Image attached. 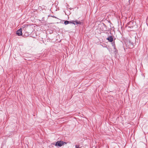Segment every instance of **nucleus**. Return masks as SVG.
Instances as JSON below:
<instances>
[{"instance_id":"nucleus-1","label":"nucleus","mask_w":148,"mask_h":148,"mask_svg":"<svg viewBox=\"0 0 148 148\" xmlns=\"http://www.w3.org/2000/svg\"><path fill=\"white\" fill-rule=\"evenodd\" d=\"M64 143L66 144V143L62 141H58L56 143L55 145L56 146L61 147L63 145Z\"/></svg>"},{"instance_id":"nucleus-9","label":"nucleus","mask_w":148,"mask_h":148,"mask_svg":"<svg viewBox=\"0 0 148 148\" xmlns=\"http://www.w3.org/2000/svg\"><path fill=\"white\" fill-rule=\"evenodd\" d=\"M112 45L113 47L114 46H115V44H114V42H112Z\"/></svg>"},{"instance_id":"nucleus-12","label":"nucleus","mask_w":148,"mask_h":148,"mask_svg":"<svg viewBox=\"0 0 148 148\" xmlns=\"http://www.w3.org/2000/svg\"><path fill=\"white\" fill-rule=\"evenodd\" d=\"M52 17H53V18H56V17H55V16H52Z\"/></svg>"},{"instance_id":"nucleus-11","label":"nucleus","mask_w":148,"mask_h":148,"mask_svg":"<svg viewBox=\"0 0 148 148\" xmlns=\"http://www.w3.org/2000/svg\"><path fill=\"white\" fill-rule=\"evenodd\" d=\"M114 49H116L115 46L113 47Z\"/></svg>"},{"instance_id":"nucleus-5","label":"nucleus","mask_w":148,"mask_h":148,"mask_svg":"<svg viewBox=\"0 0 148 148\" xmlns=\"http://www.w3.org/2000/svg\"><path fill=\"white\" fill-rule=\"evenodd\" d=\"M70 23L73 24L74 25H75L76 24V21H70Z\"/></svg>"},{"instance_id":"nucleus-10","label":"nucleus","mask_w":148,"mask_h":148,"mask_svg":"<svg viewBox=\"0 0 148 148\" xmlns=\"http://www.w3.org/2000/svg\"><path fill=\"white\" fill-rule=\"evenodd\" d=\"M27 25H23V27H26L27 26Z\"/></svg>"},{"instance_id":"nucleus-7","label":"nucleus","mask_w":148,"mask_h":148,"mask_svg":"<svg viewBox=\"0 0 148 148\" xmlns=\"http://www.w3.org/2000/svg\"><path fill=\"white\" fill-rule=\"evenodd\" d=\"M130 44L132 46H130V48H132L134 47V43H130V42L129 44Z\"/></svg>"},{"instance_id":"nucleus-4","label":"nucleus","mask_w":148,"mask_h":148,"mask_svg":"<svg viewBox=\"0 0 148 148\" xmlns=\"http://www.w3.org/2000/svg\"><path fill=\"white\" fill-rule=\"evenodd\" d=\"M82 23V22H81L80 21H76V24H79L81 25Z\"/></svg>"},{"instance_id":"nucleus-8","label":"nucleus","mask_w":148,"mask_h":148,"mask_svg":"<svg viewBox=\"0 0 148 148\" xmlns=\"http://www.w3.org/2000/svg\"><path fill=\"white\" fill-rule=\"evenodd\" d=\"M75 148H80L79 145H76L75 146Z\"/></svg>"},{"instance_id":"nucleus-6","label":"nucleus","mask_w":148,"mask_h":148,"mask_svg":"<svg viewBox=\"0 0 148 148\" xmlns=\"http://www.w3.org/2000/svg\"><path fill=\"white\" fill-rule=\"evenodd\" d=\"M70 21H64V24L65 25H67L69 23H70Z\"/></svg>"},{"instance_id":"nucleus-2","label":"nucleus","mask_w":148,"mask_h":148,"mask_svg":"<svg viewBox=\"0 0 148 148\" xmlns=\"http://www.w3.org/2000/svg\"><path fill=\"white\" fill-rule=\"evenodd\" d=\"M16 34L19 36H21L22 34V29L18 30L16 32Z\"/></svg>"},{"instance_id":"nucleus-3","label":"nucleus","mask_w":148,"mask_h":148,"mask_svg":"<svg viewBox=\"0 0 148 148\" xmlns=\"http://www.w3.org/2000/svg\"><path fill=\"white\" fill-rule=\"evenodd\" d=\"M106 39L108 40L110 42H112L113 41V38L112 36H109L108 38H106Z\"/></svg>"}]
</instances>
